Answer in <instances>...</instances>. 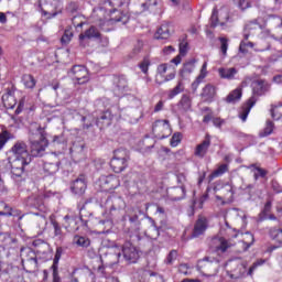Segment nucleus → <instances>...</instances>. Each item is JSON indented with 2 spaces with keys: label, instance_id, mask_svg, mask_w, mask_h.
I'll use <instances>...</instances> for the list:
<instances>
[{
  "label": "nucleus",
  "instance_id": "1",
  "mask_svg": "<svg viewBox=\"0 0 282 282\" xmlns=\"http://www.w3.org/2000/svg\"><path fill=\"white\" fill-rule=\"evenodd\" d=\"M9 156V162L11 164V173L15 177H21L25 171V166L32 162V155L28 151V144L23 141H18L11 148Z\"/></svg>",
  "mask_w": 282,
  "mask_h": 282
},
{
  "label": "nucleus",
  "instance_id": "2",
  "mask_svg": "<svg viewBox=\"0 0 282 282\" xmlns=\"http://www.w3.org/2000/svg\"><path fill=\"white\" fill-rule=\"evenodd\" d=\"M252 96L248 99V101L241 107L239 112V118L242 122L248 120V115L250 110L257 105V100H259L260 96H265L268 91H270V83L265 79H254L251 83Z\"/></svg>",
  "mask_w": 282,
  "mask_h": 282
},
{
  "label": "nucleus",
  "instance_id": "3",
  "mask_svg": "<svg viewBox=\"0 0 282 282\" xmlns=\"http://www.w3.org/2000/svg\"><path fill=\"white\" fill-rule=\"evenodd\" d=\"M31 158H42L47 149V139L45 138V129L34 123L30 128Z\"/></svg>",
  "mask_w": 282,
  "mask_h": 282
},
{
  "label": "nucleus",
  "instance_id": "4",
  "mask_svg": "<svg viewBox=\"0 0 282 282\" xmlns=\"http://www.w3.org/2000/svg\"><path fill=\"white\" fill-rule=\"evenodd\" d=\"M129 160H131V155L127 149H117L110 161V166L115 173H122L129 166Z\"/></svg>",
  "mask_w": 282,
  "mask_h": 282
},
{
  "label": "nucleus",
  "instance_id": "5",
  "mask_svg": "<svg viewBox=\"0 0 282 282\" xmlns=\"http://www.w3.org/2000/svg\"><path fill=\"white\" fill-rule=\"evenodd\" d=\"M20 257L23 268H26L29 272H34L39 268V260L36 253L30 247H22L20 249Z\"/></svg>",
  "mask_w": 282,
  "mask_h": 282
},
{
  "label": "nucleus",
  "instance_id": "6",
  "mask_svg": "<svg viewBox=\"0 0 282 282\" xmlns=\"http://www.w3.org/2000/svg\"><path fill=\"white\" fill-rule=\"evenodd\" d=\"M219 268V261L205 258L198 262V270L205 276H215Z\"/></svg>",
  "mask_w": 282,
  "mask_h": 282
},
{
  "label": "nucleus",
  "instance_id": "7",
  "mask_svg": "<svg viewBox=\"0 0 282 282\" xmlns=\"http://www.w3.org/2000/svg\"><path fill=\"white\" fill-rule=\"evenodd\" d=\"M73 80H76L77 85H85V83H89V72L83 65H75L68 73Z\"/></svg>",
  "mask_w": 282,
  "mask_h": 282
},
{
  "label": "nucleus",
  "instance_id": "8",
  "mask_svg": "<svg viewBox=\"0 0 282 282\" xmlns=\"http://www.w3.org/2000/svg\"><path fill=\"white\" fill-rule=\"evenodd\" d=\"M122 259L127 261V263H137L140 259V253L138 252V249L131 241L124 242L121 250Z\"/></svg>",
  "mask_w": 282,
  "mask_h": 282
},
{
  "label": "nucleus",
  "instance_id": "9",
  "mask_svg": "<svg viewBox=\"0 0 282 282\" xmlns=\"http://www.w3.org/2000/svg\"><path fill=\"white\" fill-rule=\"evenodd\" d=\"M45 195L43 193H33L24 199V205L28 208H35L36 210H45Z\"/></svg>",
  "mask_w": 282,
  "mask_h": 282
},
{
  "label": "nucleus",
  "instance_id": "10",
  "mask_svg": "<svg viewBox=\"0 0 282 282\" xmlns=\"http://www.w3.org/2000/svg\"><path fill=\"white\" fill-rule=\"evenodd\" d=\"M232 246H235L232 240H226V238L219 236L212 238L209 242V247L214 252H227Z\"/></svg>",
  "mask_w": 282,
  "mask_h": 282
},
{
  "label": "nucleus",
  "instance_id": "11",
  "mask_svg": "<svg viewBox=\"0 0 282 282\" xmlns=\"http://www.w3.org/2000/svg\"><path fill=\"white\" fill-rule=\"evenodd\" d=\"M99 186L105 193H111L120 186V180L116 175H102L99 177Z\"/></svg>",
  "mask_w": 282,
  "mask_h": 282
},
{
  "label": "nucleus",
  "instance_id": "12",
  "mask_svg": "<svg viewBox=\"0 0 282 282\" xmlns=\"http://www.w3.org/2000/svg\"><path fill=\"white\" fill-rule=\"evenodd\" d=\"M154 135H158L161 140L171 135V124L169 120H156L152 127Z\"/></svg>",
  "mask_w": 282,
  "mask_h": 282
},
{
  "label": "nucleus",
  "instance_id": "13",
  "mask_svg": "<svg viewBox=\"0 0 282 282\" xmlns=\"http://www.w3.org/2000/svg\"><path fill=\"white\" fill-rule=\"evenodd\" d=\"M100 31L96 26H90L84 33L79 34V45L80 47H87L91 39H100Z\"/></svg>",
  "mask_w": 282,
  "mask_h": 282
},
{
  "label": "nucleus",
  "instance_id": "14",
  "mask_svg": "<svg viewBox=\"0 0 282 282\" xmlns=\"http://www.w3.org/2000/svg\"><path fill=\"white\" fill-rule=\"evenodd\" d=\"M56 8H58V0H40V9L44 17H56Z\"/></svg>",
  "mask_w": 282,
  "mask_h": 282
},
{
  "label": "nucleus",
  "instance_id": "15",
  "mask_svg": "<svg viewBox=\"0 0 282 282\" xmlns=\"http://www.w3.org/2000/svg\"><path fill=\"white\" fill-rule=\"evenodd\" d=\"M58 169H61V159H58L56 154H51L47 161L44 162V171L48 173V175H54L58 173Z\"/></svg>",
  "mask_w": 282,
  "mask_h": 282
},
{
  "label": "nucleus",
  "instance_id": "16",
  "mask_svg": "<svg viewBox=\"0 0 282 282\" xmlns=\"http://www.w3.org/2000/svg\"><path fill=\"white\" fill-rule=\"evenodd\" d=\"M70 191L74 195H85L87 191V177L79 175L70 185Z\"/></svg>",
  "mask_w": 282,
  "mask_h": 282
},
{
  "label": "nucleus",
  "instance_id": "17",
  "mask_svg": "<svg viewBox=\"0 0 282 282\" xmlns=\"http://www.w3.org/2000/svg\"><path fill=\"white\" fill-rule=\"evenodd\" d=\"M208 149H210V134H206L205 139L198 145H196L194 155H196V158H206Z\"/></svg>",
  "mask_w": 282,
  "mask_h": 282
},
{
  "label": "nucleus",
  "instance_id": "18",
  "mask_svg": "<svg viewBox=\"0 0 282 282\" xmlns=\"http://www.w3.org/2000/svg\"><path fill=\"white\" fill-rule=\"evenodd\" d=\"M113 94L115 96H122L124 91L129 90V85L127 84V79L124 77H116L113 80Z\"/></svg>",
  "mask_w": 282,
  "mask_h": 282
},
{
  "label": "nucleus",
  "instance_id": "19",
  "mask_svg": "<svg viewBox=\"0 0 282 282\" xmlns=\"http://www.w3.org/2000/svg\"><path fill=\"white\" fill-rule=\"evenodd\" d=\"M207 228H208V220L206 219V217H199L196 220V224L194 226L192 237L193 238L200 237V235H204V232H206Z\"/></svg>",
  "mask_w": 282,
  "mask_h": 282
},
{
  "label": "nucleus",
  "instance_id": "20",
  "mask_svg": "<svg viewBox=\"0 0 282 282\" xmlns=\"http://www.w3.org/2000/svg\"><path fill=\"white\" fill-rule=\"evenodd\" d=\"M167 197L172 202H180V199H184V197H186V189L182 186L170 187L167 189Z\"/></svg>",
  "mask_w": 282,
  "mask_h": 282
},
{
  "label": "nucleus",
  "instance_id": "21",
  "mask_svg": "<svg viewBox=\"0 0 282 282\" xmlns=\"http://www.w3.org/2000/svg\"><path fill=\"white\" fill-rule=\"evenodd\" d=\"M177 107L182 113H186V111H191V107H193V101L191 100V96L183 95L181 100L177 104Z\"/></svg>",
  "mask_w": 282,
  "mask_h": 282
},
{
  "label": "nucleus",
  "instance_id": "22",
  "mask_svg": "<svg viewBox=\"0 0 282 282\" xmlns=\"http://www.w3.org/2000/svg\"><path fill=\"white\" fill-rule=\"evenodd\" d=\"M215 86H213L212 84H207L204 88H203V91L200 94L203 100L205 102H208L210 101L212 99L215 98Z\"/></svg>",
  "mask_w": 282,
  "mask_h": 282
},
{
  "label": "nucleus",
  "instance_id": "23",
  "mask_svg": "<svg viewBox=\"0 0 282 282\" xmlns=\"http://www.w3.org/2000/svg\"><path fill=\"white\" fill-rule=\"evenodd\" d=\"M2 102L6 109H14L17 107V98L10 93L2 95Z\"/></svg>",
  "mask_w": 282,
  "mask_h": 282
},
{
  "label": "nucleus",
  "instance_id": "24",
  "mask_svg": "<svg viewBox=\"0 0 282 282\" xmlns=\"http://www.w3.org/2000/svg\"><path fill=\"white\" fill-rule=\"evenodd\" d=\"M221 195L223 196H216V199L218 200H224L227 199L228 202H230V199H232V185L230 184H226L221 187Z\"/></svg>",
  "mask_w": 282,
  "mask_h": 282
},
{
  "label": "nucleus",
  "instance_id": "25",
  "mask_svg": "<svg viewBox=\"0 0 282 282\" xmlns=\"http://www.w3.org/2000/svg\"><path fill=\"white\" fill-rule=\"evenodd\" d=\"M195 69V59L188 61L183 65V69L180 70V76L186 78L189 74H193Z\"/></svg>",
  "mask_w": 282,
  "mask_h": 282
},
{
  "label": "nucleus",
  "instance_id": "26",
  "mask_svg": "<svg viewBox=\"0 0 282 282\" xmlns=\"http://www.w3.org/2000/svg\"><path fill=\"white\" fill-rule=\"evenodd\" d=\"M218 74L220 78H227V80H232V78H235V75L237 74V68H219Z\"/></svg>",
  "mask_w": 282,
  "mask_h": 282
},
{
  "label": "nucleus",
  "instance_id": "27",
  "mask_svg": "<svg viewBox=\"0 0 282 282\" xmlns=\"http://www.w3.org/2000/svg\"><path fill=\"white\" fill-rule=\"evenodd\" d=\"M170 36H171V32L169 30V24H162L158 29V31H156V33L154 35V39H162V40H164V39H169Z\"/></svg>",
  "mask_w": 282,
  "mask_h": 282
},
{
  "label": "nucleus",
  "instance_id": "28",
  "mask_svg": "<svg viewBox=\"0 0 282 282\" xmlns=\"http://www.w3.org/2000/svg\"><path fill=\"white\" fill-rule=\"evenodd\" d=\"M248 169H251L256 182L259 180V177H265V175H268V171L257 166L256 164L249 165Z\"/></svg>",
  "mask_w": 282,
  "mask_h": 282
},
{
  "label": "nucleus",
  "instance_id": "29",
  "mask_svg": "<svg viewBox=\"0 0 282 282\" xmlns=\"http://www.w3.org/2000/svg\"><path fill=\"white\" fill-rule=\"evenodd\" d=\"M34 248H37V252L45 253L50 250V243L45 242L42 239H36L33 241Z\"/></svg>",
  "mask_w": 282,
  "mask_h": 282
},
{
  "label": "nucleus",
  "instance_id": "30",
  "mask_svg": "<svg viewBox=\"0 0 282 282\" xmlns=\"http://www.w3.org/2000/svg\"><path fill=\"white\" fill-rule=\"evenodd\" d=\"M145 235L150 239H158V237H160V229L155 226V221H152V225L145 231Z\"/></svg>",
  "mask_w": 282,
  "mask_h": 282
},
{
  "label": "nucleus",
  "instance_id": "31",
  "mask_svg": "<svg viewBox=\"0 0 282 282\" xmlns=\"http://www.w3.org/2000/svg\"><path fill=\"white\" fill-rule=\"evenodd\" d=\"M237 100H241V89H235L226 98V101L229 104H235Z\"/></svg>",
  "mask_w": 282,
  "mask_h": 282
},
{
  "label": "nucleus",
  "instance_id": "32",
  "mask_svg": "<svg viewBox=\"0 0 282 282\" xmlns=\"http://www.w3.org/2000/svg\"><path fill=\"white\" fill-rule=\"evenodd\" d=\"M22 80L28 89H34L36 86V79H34V76L32 75H23Z\"/></svg>",
  "mask_w": 282,
  "mask_h": 282
},
{
  "label": "nucleus",
  "instance_id": "33",
  "mask_svg": "<svg viewBox=\"0 0 282 282\" xmlns=\"http://www.w3.org/2000/svg\"><path fill=\"white\" fill-rule=\"evenodd\" d=\"M182 91H184V83H182V80H178L176 87H174L172 90H170L169 98L173 99L178 94H182Z\"/></svg>",
  "mask_w": 282,
  "mask_h": 282
},
{
  "label": "nucleus",
  "instance_id": "34",
  "mask_svg": "<svg viewBox=\"0 0 282 282\" xmlns=\"http://www.w3.org/2000/svg\"><path fill=\"white\" fill-rule=\"evenodd\" d=\"M74 242L79 246L80 248H89L91 241L89 240V238H85V237H80V236H76L74 238Z\"/></svg>",
  "mask_w": 282,
  "mask_h": 282
},
{
  "label": "nucleus",
  "instance_id": "35",
  "mask_svg": "<svg viewBox=\"0 0 282 282\" xmlns=\"http://www.w3.org/2000/svg\"><path fill=\"white\" fill-rule=\"evenodd\" d=\"M237 270H235L234 273L230 274L231 279H241V276L246 274V264H238Z\"/></svg>",
  "mask_w": 282,
  "mask_h": 282
},
{
  "label": "nucleus",
  "instance_id": "36",
  "mask_svg": "<svg viewBox=\"0 0 282 282\" xmlns=\"http://www.w3.org/2000/svg\"><path fill=\"white\" fill-rule=\"evenodd\" d=\"M61 257H63V247H58L55 252V257L52 264V270H58V262L61 261Z\"/></svg>",
  "mask_w": 282,
  "mask_h": 282
},
{
  "label": "nucleus",
  "instance_id": "37",
  "mask_svg": "<svg viewBox=\"0 0 282 282\" xmlns=\"http://www.w3.org/2000/svg\"><path fill=\"white\" fill-rule=\"evenodd\" d=\"M272 131H274V122L268 120L264 130L262 132H260V138H265V137L270 135L272 133Z\"/></svg>",
  "mask_w": 282,
  "mask_h": 282
},
{
  "label": "nucleus",
  "instance_id": "38",
  "mask_svg": "<svg viewBox=\"0 0 282 282\" xmlns=\"http://www.w3.org/2000/svg\"><path fill=\"white\" fill-rule=\"evenodd\" d=\"M271 116L275 120H281L282 118V104H279L278 106H274L271 108Z\"/></svg>",
  "mask_w": 282,
  "mask_h": 282
},
{
  "label": "nucleus",
  "instance_id": "39",
  "mask_svg": "<svg viewBox=\"0 0 282 282\" xmlns=\"http://www.w3.org/2000/svg\"><path fill=\"white\" fill-rule=\"evenodd\" d=\"M145 276L148 278L149 282H164V278H162V275L155 273V272H151L149 271Z\"/></svg>",
  "mask_w": 282,
  "mask_h": 282
},
{
  "label": "nucleus",
  "instance_id": "40",
  "mask_svg": "<svg viewBox=\"0 0 282 282\" xmlns=\"http://www.w3.org/2000/svg\"><path fill=\"white\" fill-rule=\"evenodd\" d=\"M242 241L246 243L247 248H250V246H252V243H254V236L247 231L245 234H242Z\"/></svg>",
  "mask_w": 282,
  "mask_h": 282
},
{
  "label": "nucleus",
  "instance_id": "41",
  "mask_svg": "<svg viewBox=\"0 0 282 282\" xmlns=\"http://www.w3.org/2000/svg\"><path fill=\"white\" fill-rule=\"evenodd\" d=\"M10 140V132L8 130H4L0 133V151L6 147V143Z\"/></svg>",
  "mask_w": 282,
  "mask_h": 282
},
{
  "label": "nucleus",
  "instance_id": "42",
  "mask_svg": "<svg viewBox=\"0 0 282 282\" xmlns=\"http://www.w3.org/2000/svg\"><path fill=\"white\" fill-rule=\"evenodd\" d=\"M174 78H175V72L167 74L162 80H160V78L156 75L155 83L156 85H164V83H169V80H173Z\"/></svg>",
  "mask_w": 282,
  "mask_h": 282
},
{
  "label": "nucleus",
  "instance_id": "43",
  "mask_svg": "<svg viewBox=\"0 0 282 282\" xmlns=\"http://www.w3.org/2000/svg\"><path fill=\"white\" fill-rule=\"evenodd\" d=\"M228 171V165L227 164H221L217 170H215L212 173L213 177H219L220 175H224V173H227Z\"/></svg>",
  "mask_w": 282,
  "mask_h": 282
},
{
  "label": "nucleus",
  "instance_id": "44",
  "mask_svg": "<svg viewBox=\"0 0 282 282\" xmlns=\"http://www.w3.org/2000/svg\"><path fill=\"white\" fill-rule=\"evenodd\" d=\"M73 36L74 33L70 30H66L61 39V42L63 43V45H67L72 41Z\"/></svg>",
  "mask_w": 282,
  "mask_h": 282
},
{
  "label": "nucleus",
  "instance_id": "45",
  "mask_svg": "<svg viewBox=\"0 0 282 282\" xmlns=\"http://www.w3.org/2000/svg\"><path fill=\"white\" fill-rule=\"evenodd\" d=\"M177 259V250H171L165 259L167 265H173V261Z\"/></svg>",
  "mask_w": 282,
  "mask_h": 282
},
{
  "label": "nucleus",
  "instance_id": "46",
  "mask_svg": "<svg viewBox=\"0 0 282 282\" xmlns=\"http://www.w3.org/2000/svg\"><path fill=\"white\" fill-rule=\"evenodd\" d=\"M51 224L54 228V235L55 237H63V229H61V225L58 224V221L52 219Z\"/></svg>",
  "mask_w": 282,
  "mask_h": 282
},
{
  "label": "nucleus",
  "instance_id": "47",
  "mask_svg": "<svg viewBox=\"0 0 282 282\" xmlns=\"http://www.w3.org/2000/svg\"><path fill=\"white\" fill-rule=\"evenodd\" d=\"M220 41V51L223 56H226L227 52H228V39L226 37H219Z\"/></svg>",
  "mask_w": 282,
  "mask_h": 282
},
{
  "label": "nucleus",
  "instance_id": "48",
  "mask_svg": "<svg viewBox=\"0 0 282 282\" xmlns=\"http://www.w3.org/2000/svg\"><path fill=\"white\" fill-rule=\"evenodd\" d=\"M247 47H254V43L252 42H241L239 46V52L242 54H248V48Z\"/></svg>",
  "mask_w": 282,
  "mask_h": 282
},
{
  "label": "nucleus",
  "instance_id": "49",
  "mask_svg": "<svg viewBox=\"0 0 282 282\" xmlns=\"http://www.w3.org/2000/svg\"><path fill=\"white\" fill-rule=\"evenodd\" d=\"M85 149V145L82 143H74L70 148V153L73 155H76V153H83V150Z\"/></svg>",
  "mask_w": 282,
  "mask_h": 282
},
{
  "label": "nucleus",
  "instance_id": "50",
  "mask_svg": "<svg viewBox=\"0 0 282 282\" xmlns=\"http://www.w3.org/2000/svg\"><path fill=\"white\" fill-rule=\"evenodd\" d=\"M182 142V133L176 132L171 139V147H177Z\"/></svg>",
  "mask_w": 282,
  "mask_h": 282
},
{
  "label": "nucleus",
  "instance_id": "51",
  "mask_svg": "<svg viewBox=\"0 0 282 282\" xmlns=\"http://www.w3.org/2000/svg\"><path fill=\"white\" fill-rule=\"evenodd\" d=\"M106 120V124H110L111 123V112L106 111L104 112L97 120V122L100 121H105Z\"/></svg>",
  "mask_w": 282,
  "mask_h": 282
},
{
  "label": "nucleus",
  "instance_id": "52",
  "mask_svg": "<svg viewBox=\"0 0 282 282\" xmlns=\"http://www.w3.org/2000/svg\"><path fill=\"white\" fill-rule=\"evenodd\" d=\"M270 237H274V239L282 243V229H270Z\"/></svg>",
  "mask_w": 282,
  "mask_h": 282
},
{
  "label": "nucleus",
  "instance_id": "53",
  "mask_svg": "<svg viewBox=\"0 0 282 282\" xmlns=\"http://www.w3.org/2000/svg\"><path fill=\"white\" fill-rule=\"evenodd\" d=\"M124 205V202L122 200V198H115L113 205L111 206V210H120V208H122V206Z\"/></svg>",
  "mask_w": 282,
  "mask_h": 282
},
{
  "label": "nucleus",
  "instance_id": "54",
  "mask_svg": "<svg viewBox=\"0 0 282 282\" xmlns=\"http://www.w3.org/2000/svg\"><path fill=\"white\" fill-rule=\"evenodd\" d=\"M272 210V200H268L262 210L263 219H268V215Z\"/></svg>",
  "mask_w": 282,
  "mask_h": 282
},
{
  "label": "nucleus",
  "instance_id": "55",
  "mask_svg": "<svg viewBox=\"0 0 282 282\" xmlns=\"http://www.w3.org/2000/svg\"><path fill=\"white\" fill-rule=\"evenodd\" d=\"M169 70V64H160L156 68L158 76H164Z\"/></svg>",
  "mask_w": 282,
  "mask_h": 282
},
{
  "label": "nucleus",
  "instance_id": "56",
  "mask_svg": "<svg viewBox=\"0 0 282 282\" xmlns=\"http://www.w3.org/2000/svg\"><path fill=\"white\" fill-rule=\"evenodd\" d=\"M139 8H140V12H144L147 10H149V2H147V0H134Z\"/></svg>",
  "mask_w": 282,
  "mask_h": 282
},
{
  "label": "nucleus",
  "instance_id": "57",
  "mask_svg": "<svg viewBox=\"0 0 282 282\" xmlns=\"http://www.w3.org/2000/svg\"><path fill=\"white\" fill-rule=\"evenodd\" d=\"M203 79H204V74L197 76L196 80L192 84L193 91H197V87H199Z\"/></svg>",
  "mask_w": 282,
  "mask_h": 282
},
{
  "label": "nucleus",
  "instance_id": "58",
  "mask_svg": "<svg viewBox=\"0 0 282 282\" xmlns=\"http://www.w3.org/2000/svg\"><path fill=\"white\" fill-rule=\"evenodd\" d=\"M186 52H188V43L183 41V42L180 43V54H181V56H186Z\"/></svg>",
  "mask_w": 282,
  "mask_h": 282
},
{
  "label": "nucleus",
  "instance_id": "59",
  "mask_svg": "<svg viewBox=\"0 0 282 282\" xmlns=\"http://www.w3.org/2000/svg\"><path fill=\"white\" fill-rule=\"evenodd\" d=\"M263 263H265L264 260H259V261L254 262V263L250 267V269H249V271H248V274L251 276L252 272H254V270H257V268H259V265H263Z\"/></svg>",
  "mask_w": 282,
  "mask_h": 282
},
{
  "label": "nucleus",
  "instance_id": "60",
  "mask_svg": "<svg viewBox=\"0 0 282 282\" xmlns=\"http://www.w3.org/2000/svg\"><path fill=\"white\" fill-rule=\"evenodd\" d=\"M143 43L142 42H138L137 45L134 46V48L132 50V57L133 56H138V54H140V52H142V47H143Z\"/></svg>",
  "mask_w": 282,
  "mask_h": 282
},
{
  "label": "nucleus",
  "instance_id": "61",
  "mask_svg": "<svg viewBox=\"0 0 282 282\" xmlns=\"http://www.w3.org/2000/svg\"><path fill=\"white\" fill-rule=\"evenodd\" d=\"M207 197V195L200 196L198 200H194V206H196L197 208H204V202H206Z\"/></svg>",
  "mask_w": 282,
  "mask_h": 282
},
{
  "label": "nucleus",
  "instance_id": "62",
  "mask_svg": "<svg viewBox=\"0 0 282 282\" xmlns=\"http://www.w3.org/2000/svg\"><path fill=\"white\" fill-rule=\"evenodd\" d=\"M53 142H54V144H65V142H67V140H65V137L63 134H61V135H55L53 138Z\"/></svg>",
  "mask_w": 282,
  "mask_h": 282
},
{
  "label": "nucleus",
  "instance_id": "63",
  "mask_svg": "<svg viewBox=\"0 0 282 282\" xmlns=\"http://www.w3.org/2000/svg\"><path fill=\"white\" fill-rule=\"evenodd\" d=\"M129 221L133 226H140V219L138 218V215L129 216Z\"/></svg>",
  "mask_w": 282,
  "mask_h": 282
},
{
  "label": "nucleus",
  "instance_id": "64",
  "mask_svg": "<svg viewBox=\"0 0 282 282\" xmlns=\"http://www.w3.org/2000/svg\"><path fill=\"white\" fill-rule=\"evenodd\" d=\"M140 69L143 72V74H147L149 72V61H143L139 65Z\"/></svg>",
  "mask_w": 282,
  "mask_h": 282
}]
</instances>
